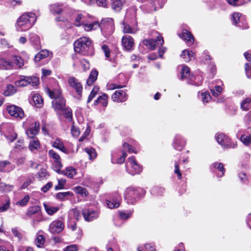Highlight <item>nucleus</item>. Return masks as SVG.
<instances>
[{"label": "nucleus", "mask_w": 251, "mask_h": 251, "mask_svg": "<svg viewBox=\"0 0 251 251\" xmlns=\"http://www.w3.org/2000/svg\"><path fill=\"white\" fill-rule=\"evenodd\" d=\"M68 82L70 87L75 90L77 94L81 96L82 86L78 80L73 76H70L68 78Z\"/></svg>", "instance_id": "nucleus-11"}, {"label": "nucleus", "mask_w": 251, "mask_h": 251, "mask_svg": "<svg viewBox=\"0 0 251 251\" xmlns=\"http://www.w3.org/2000/svg\"><path fill=\"white\" fill-rule=\"evenodd\" d=\"M40 126H31L26 130V134L29 138H32L39 131Z\"/></svg>", "instance_id": "nucleus-31"}, {"label": "nucleus", "mask_w": 251, "mask_h": 251, "mask_svg": "<svg viewBox=\"0 0 251 251\" xmlns=\"http://www.w3.org/2000/svg\"><path fill=\"white\" fill-rule=\"evenodd\" d=\"M58 173H61L69 178H73L76 174V170L72 167H68L64 171H60V172Z\"/></svg>", "instance_id": "nucleus-22"}, {"label": "nucleus", "mask_w": 251, "mask_h": 251, "mask_svg": "<svg viewBox=\"0 0 251 251\" xmlns=\"http://www.w3.org/2000/svg\"><path fill=\"white\" fill-rule=\"evenodd\" d=\"M39 82V78L36 76H21L20 79L15 81V85L18 87H25L28 84L32 86H37Z\"/></svg>", "instance_id": "nucleus-6"}, {"label": "nucleus", "mask_w": 251, "mask_h": 251, "mask_svg": "<svg viewBox=\"0 0 251 251\" xmlns=\"http://www.w3.org/2000/svg\"><path fill=\"white\" fill-rule=\"evenodd\" d=\"M122 44L126 50H130L134 45V40L129 35H126L123 37Z\"/></svg>", "instance_id": "nucleus-18"}, {"label": "nucleus", "mask_w": 251, "mask_h": 251, "mask_svg": "<svg viewBox=\"0 0 251 251\" xmlns=\"http://www.w3.org/2000/svg\"><path fill=\"white\" fill-rule=\"evenodd\" d=\"M164 42V39L161 36H157L155 39H145L143 41V44L151 50H154L156 47L162 46Z\"/></svg>", "instance_id": "nucleus-7"}, {"label": "nucleus", "mask_w": 251, "mask_h": 251, "mask_svg": "<svg viewBox=\"0 0 251 251\" xmlns=\"http://www.w3.org/2000/svg\"><path fill=\"white\" fill-rule=\"evenodd\" d=\"M32 100L36 107H40L42 106L43 100L39 94H34L32 95Z\"/></svg>", "instance_id": "nucleus-27"}, {"label": "nucleus", "mask_w": 251, "mask_h": 251, "mask_svg": "<svg viewBox=\"0 0 251 251\" xmlns=\"http://www.w3.org/2000/svg\"><path fill=\"white\" fill-rule=\"evenodd\" d=\"M30 197L29 195H25L21 200L16 202V205L20 206H24L27 204Z\"/></svg>", "instance_id": "nucleus-53"}, {"label": "nucleus", "mask_w": 251, "mask_h": 251, "mask_svg": "<svg viewBox=\"0 0 251 251\" xmlns=\"http://www.w3.org/2000/svg\"><path fill=\"white\" fill-rule=\"evenodd\" d=\"M180 74L181 78L182 79L188 78L191 80L192 79V77H193V76L190 74L189 68L185 65L182 66V69L181 70Z\"/></svg>", "instance_id": "nucleus-23"}, {"label": "nucleus", "mask_w": 251, "mask_h": 251, "mask_svg": "<svg viewBox=\"0 0 251 251\" xmlns=\"http://www.w3.org/2000/svg\"><path fill=\"white\" fill-rule=\"evenodd\" d=\"M12 232L15 237H17L19 240H20L22 237V234L16 228H13L12 229Z\"/></svg>", "instance_id": "nucleus-62"}, {"label": "nucleus", "mask_w": 251, "mask_h": 251, "mask_svg": "<svg viewBox=\"0 0 251 251\" xmlns=\"http://www.w3.org/2000/svg\"><path fill=\"white\" fill-rule=\"evenodd\" d=\"M12 65L10 63L8 60H5L1 58V70H11Z\"/></svg>", "instance_id": "nucleus-48"}, {"label": "nucleus", "mask_w": 251, "mask_h": 251, "mask_svg": "<svg viewBox=\"0 0 251 251\" xmlns=\"http://www.w3.org/2000/svg\"><path fill=\"white\" fill-rule=\"evenodd\" d=\"M201 99L203 103L208 102L211 99V96L208 92H204L201 94Z\"/></svg>", "instance_id": "nucleus-55"}, {"label": "nucleus", "mask_w": 251, "mask_h": 251, "mask_svg": "<svg viewBox=\"0 0 251 251\" xmlns=\"http://www.w3.org/2000/svg\"><path fill=\"white\" fill-rule=\"evenodd\" d=\"M45 242V237L39 234L38 233L37 234L36 238L35 240V244L38 248H42L44 245Z\"/></svg>", "instance_id": "nucleus-32"}, {"label": "nucleus", "mask_w": 251, "mask_h": 251, "mask_svg": "<svg viewBox=\"0 0 251 251\" xmlns=\"http://www.w3.org/2000/svg\"><path fill=\"white\" fill-rule=\"evenodd\" d=\"M222 90L223 89L221 86H216L214 88L211 89L210 91L213 96L218 97L221 94Z\"/></svg>", "instance_id": "nucleus-52"}, {"label": "nucleus", "mask_w": 251, "mask_h": 251, "mask_svg": "<svg viewBox=\"0 0 251 251\" xmlns=\"http://www.w3.org/2000/svg\"><path fill=\"white\" fill-rule=\"evenodd\" d=\"M132 213L133 211H130L127 213H126L124 211H121L119 212V214L122 219H127L132 214Z\"/></svg>", "instance_id": "nucleus-58"}, {"label": "nucleus", "mask_w": 251, "mask_h": 251, "mask_svg": "<svg viewBox=\"0 0 251 251\" xmlns=\"http://www.w3.org/2000/svg\"><path fill=\"white\" fill-rule=\"evenodd\" d=\"M101 49L103 52H104L105 57L106 58H109L110 57V51L108 46L104 45L102 46Z\"/></svg>", "instance_id": "nucleus-63"}, {"label": "nucleus", "mask_w": 251, "mask_h": 251, "mask_svg": "<svg viewBox=\"0 0 251 251\" xmlns=\"http://www.w3.org/2000/svg\"><path fill=\"white\" fill-rule=\"evenodd\" d=\"M52 106L57 113L62 114L69 121H72V110L66 106V101L63 98L53 100L52 101Z\"/></svg>", "instance_id": "nucleus-3"}, {"label": "nucleus", "mask_w": 251, "mask_h": 251, "mask_svg": "<svg viewBox=\"0 0 251 251\" xmlns=\"http://www.w3.org/2000/svg\"><path fill=\"white\" fill-rule=\"evenodd\" d=\"M9 62H10L12 66V69H20L24 65V61L21 57L18 55H14L12 56L9 59Z\"/></svg>", "instance_id": "nucleus-13"}, {"label": "nucleus", "mask_w": 251, "mask_h": 251, "mask_svg": "<svg viewBox=\"0 0 251 251\" xmlns=\"http://www.w3.org/2000/svg\"><path fill=\"white\" fill-rule=\"evenodd\" d=\"M40 148V143L36 138H33L29 143L28 148L31 151H34Z\"/></svg>", "instance_id": "nucleus-33"}, {"label": "nucleus", "mask_w": 251, "mask_h": 251, "mask_svg": "<svg viewBox=\"0 0 251 251\" xmlns=\"http://www.w3.org/2000/svg\"><path fill=\"white\" fill-rule=\"evenodd\" d=\"M16 92V89L15 88L14 86L9 84L7 85V89L4 91L3 94L5 96H10L15 94Z\"/></svg>", "instance_id": "nucleus-44"}, {"label": "nucleus", "mask_w": 251, "mask_h": 251, "mask_svg": "<svg viewBox=\"0 0 251 251\" xmlns=\"http://www.w3.org/2000/svg\"><path fill=\"white\" fill-rule=\"evenodd\" d=\"M106 21H103V23H101L100 25L97 22H95L91 24H87L85 23V17L82 14H78L75 19V25L77 26H79L81 25H84L85 30L86 31H90L92 29H96L99 27L101 28L106 26L107 24L104 22ZM106 22L108 23L107 26L112 29L114 26L113 21L112 19L109 18L106 19Z\"/></svg>", "instance_id": "nucleus-2"}, {"label": "nucleus", "mask_w": 251, "mask_h": 251, "mask_svg": "<svg viewBox=\"0 0 251 251\" xmlns=\"http://www.w3.org/2000/svg\"><path fill=\"white\" fill-rule=\"evenodd\" d=\"M126 170L129 174H138L142 171V167L137 163L134 156L129 157L126 163Z\"/></svg>", "instance_id": "nucleus-5"}, {"label": "nucleus", "mask_w": 251, "mask_h": 251, "mask_svg": "<svg viewBox=\"0 0 251 251\" xmlns=\"http://www.w3.org/2000/svg\"><path fill=\"white\" fill-rule=\"evenodd\" d=\"M98 75V71L96 69L91 71V73L87 80V84L88 86H91L97 80Z\"/></svg>", "instance_id": "nucleus-21"}, {"label": "nucleus", "mask_w": 251, "mask_h": 251, "mask_svg": "<svg viewBox=\"0 0 251 251\" xmlns=\"http://www.w3.org/2000/svg\"><path fill=\"white\" fill-rule=\"evenodd\" d=\"M47 93L50 97L53 100L62 97L61 91L58 89L50 90V89H48L47 90Z\"/></svg>", "instance_id": "nucleus-29"}, {"label": "nucleus", "mask_w": 251, "mask_h": 251, "mask_svg": "<svg viewBox=\"0 0 251 251\" xmlns=\"http://www.w3.org/2000/svg\"><path fill=\"white\" fill-rule=\"evenodd\" d=\"M138 196V193L133 188H128L125 191V198L128 203L133 204Z\"/></svg>", "instance_id": "nucleus-9"}, {"label": "nucleus", "mask_w": 251, "mask_h": 251, "mask_svg": "<svg viewBox=\"0 0 251 251\" xmlns=\"http://www.w3.org/2000/svg\"><path fill=\"white\" fill-rule=\"evenodd\" d=\"M181 56L184 59V61H190L194 57V53L187 50H184L181 54Z\"/></svg>", "instance_id": "nucleus-26"}, {"label": "nucleus", "mask_w": 251, "mask_h": 251, "mask_svg": "<svg viewBox=\"0 0 251 251\" xmlns=\"http://www.w3.org/2000/svg\"><path fill=\"white\" fill-rule=\"evenodd\" d=\"M78 249L77 245L73 244L66 247L64 251H76Z\"/></svg>", "instance_id": "nucleus-64"}, {"label": "nucleus", "mask_w": 251, "mask_h": 251, "mask_svg": "<svg viewBox=\"0 0 251 251\" xmlns=\"http://www.w3.org/2000/svg\"><path fill=\"white\" fill-rule=\"evenodd\" d=\"M174 172L175 174H177L178 178L180 179L182 178V175L179 170V163L178 162H176L175 164Z\"/></svg>", "instance_id": "nucleus-60"}, {"label": "nucleus", "mask_w": 251, "mask_h": 251, "mask_svg": "<svg viewBox=\"0 0 251 251\" xmlns=\"http://www.w3.org/2000/svg\"><path fill=\"white\" fill-rule=\"evenodd\" d=\"M64 228V225L60 221H54L49 226V230L52 233H58L61 231Z\"/></svg>", "instance_id": "nucleus-16"}, {"label": "nucleus", "mask_w": 251, "mask_h": 251, "mask_svg": "<svg viewBox=\"0 0 251 251\" xmlns=\"http://www.w3.org/2000/svg\"><path fill=\"white\" fill-rule=\"evenodd\" d=\"M14 168L13 165L9 161H0V171L4 172H9L13 170Z\"/></svg>", "instance_id": "nucleus-20"}, {"label": "nucleus", "mask_w": 251, "mask_h": 251, "mask_svg": "<svg viewBox=\"0 0 251 251\" xmlns=\"http://www.w3.org/2000/svg\"><path fill=\"white\" fill-rule=\"evenodd\" d=\"M213 168L216 169H217V170L221 172L220 176H224L225 172V169L224 167V165L222 163H214L211 166V169H212Z\"/></svg>", "instance_id": "nucleus-41"}, {"label": "nucleus", "mask_w": 251, "mask_h": 251, "mask_svg": "<svg viewBox=\"0 0 251 251\" xmlns=\"http://www.w3.org/2000/svg\"><path fill=\"white\" fill-rule=\"evenodd\" d=\"M37 17L32 12H26L19 17L16 22V27L18 31H25L31 28L35 23Z\"/></svg>", "instance_id": "nucleus-1"}, {"label": "nucleus", "mask_w": 251, "mask_h": 251, "mask_svg": "<svg viewBox=\"0 0 251 251\" xmlns=\"http://www.w3.org/2000/svg\"><path fill=\"white\" fill-rule=\"evenodd\" d=\"M49 55V51L46 50H42L37 53L34 57V60L36 62L40 61L42 59L46 58Z\"/></svg>", "instance_id": "nucleus-37"}, {"label": "nucleus", "mask_w": 251, "mask_h": 251, "mask_svg": "<svg viewBox=\"0 0 251 251\" xmlns=\"http://www.w3.org/2000/svg\"><path fill=\"white\" fill-rule=\"evenodd\" d=\"M85 151L89 155V158L90 160H93L96 158L97 153L96 150L93 148H86L84 149Z\"/></svg>", "instance_id": "nucleus-38"}, {"label": "nucleus", "mask_w": 251, "mask_h": 251, "mask_svg": "<svg viewBox=\"0 0 251 251\" xmlns=\"http://www.w3.org/2000/svg\"><path fill=\"white\" fill-rule=\"evenodd\" d=\"M218 143L224 148H229L231 146L230 139L224 133H218L215 137Z\"/></svg>", "instance_id": "nucleus-12"}, {"label": "nucleus", "mask_w": 251, "mask_h": 251, "mask_svg": "<svg viewBox=\"0 0 251 251\" xmlns=\"http://www.w3.org/2000/svg\"><path fill=\"white\" fill-rule=\"evenodd\" d=\"M99 90V88L97 86H95L93 88L92 90L89 97L88 98L87 102L89 103L96 96L98 91Z\"/></svg>", "instance_id": "nucleus-54"}, {"label": "nucleus", "mask_w": 251, "mask_h": 251, "mask_svg": "<svg viewBox=\"0 0 251 251\" xmlns=\"http://www.w3.org/2000/svg\"><path fill=\"white\" fill-rule=\"evenodd\" d=\"M186 144L185 141L180 135L175 137L174 142V148L178 151H181Z\"/></svg>", "instance_id": "nucleus-19"}, {"label": "nucleus", "mask_w": 251, "mask_h": 251, "mask_svg": "<svg viewBox=\"0 0 251 251\" xmlns=\"http://www.w3.org/2000/svg\"><path fill=\"white\" fill-rule=\"evenodd\" d=\"M53 147L56 148L63 152L67 153V150L64 146L63 142L59 139H57L53 143Z\"/></svg>", "instance_id": "nucleus-35"}, {"label": "nucleus", "mask_w": 251, "mask_h": 251, "mask_svg": "<svg viewBox=\"0 0 251 251\" xmlns=\"http://www.w3.org/2000/svg\"><path fill=\"white\" fill-rule=\"evenodd\" d=\"M10 207V200L6 198L2 201L0 203V213L7 211Z\"/></svg>", "instance_id": "nucleus-25"}, {"label": "nucleus", "mask_w": 251, "mask_h": 251, "mask_svg": "<svg viewBox=\"0 0 251 251\" xmlns=\"http://www.w3.org/2000/svg\"><path fill=\"white\" fill-rule=\"evenodd\" d=\"M124 86L120 85H117L115 83H108L106 86V88L108 90H114L116 88H121Z\"/></svg>", "instance_id": "nucleus-61"}, {"label": "nucleus", "mask_w": 251, "mask_h": 251, "mask_svg": "<svg viewBox=\"0 0 251 251\" xmlns=\"http://www.w3.org/2000/svg\"><path fill=\"white\" fill-rule=\"evenodd\" d=\"M84 219L87 221H92L99 217V213L97 211L85 209L82 212Z\"/></svg>", "instance_id": "nucleus-15"}, {"label": "nucleus", "mask_w": 251, "mask_h": 251, "mask_svg": "<svg viewBox=\"0 0 251 251\" xmlns=\"http://www.w3.org/2000/svg\"><path fill=\"white\" fill-rule=\"evenodd\" d=\"M123 32L126 33H135L138 30L137 28L131 27L128 24H123Z\"/></svg>", "instance_id": "nucleus-45"}, {"label": "nucleus", "mask_w": 251, "mask_h": 251, "mask_svg": "<svg viewBox=\"0 0 251 251\" xmlns=\"http://www.w3.org/2000/svg\"><path fill=\"white\" fill-rule=\"evenodd\" d=\"M107 98L108 95L106 94H103L102 95L99 96L95 100L94 104H97L99 103H100L104 107H106L108 103L107 100Z\"/></svg>", "instance_id": "nucleus-30"}, {"label": "nucleus", "mask_w": 251, "mask_h": 251, "mask_svg": "<svg viewBox=\"0 0 251 251\" xmlns=\"http://www.w3.org/2000/svg\"><path fill=\"white\" fill-rule=\"evenodd\" d=\"M50 9L54 13L60 14L63 11V5L59 3L52 4L50 6Z\"/></svg>", "instance_id": "nucleus-36"}, {"label": "nucleus", "mask_w": 251, "mask_h": 251, "mask_svg": "<svg viewBox=\"0 0 251 251\" xmlns=\"http://www.w3.org/2000/svg\"><path fill=\"white\" fill-rule=\"evenodd\" d=\"M123 148L125 151H128L129 152L132 153L134 152L135 153H137V151H134L132 147L129 145L128 144L126 143H124L123 144Z\"/></svg>", "instance_id": "nucleus-59"}, {"label": "nucleus", "mask_w": 251, "mask_h": 251, "mask_svg": "<svg viewBox=\"0 0 251 251\" xmlns=\"http://www.w3.org/2000/svg\"><path fill=\"white\" fill-rule=\"evenodd\" d=\"M164 3V0H154L151 2V5L153 7V9H150V11H155L157 10V9L158 8H161L163 6Z\"/></svg>", "instance_id": "nucleus-40"}, {"label": "nucleus", "mask_w": 251, "mask_h": 251, "mask_svg": "<svg viewBox=\"0 0 251 251\" xmlns=\"http://www.w3.org/2000/svg\"><path fill=\"white\" fill-rule=\"evenodd\" d=\"M66 180L65 179H58V185L55 186V189L57 190L63 189Z\"/></svg>", "instance_id": "nucleus-56"}, {"label": "nucleus", "mask_w": 251, "mask_h": 251, "mask_svg": "<svg viewBox=\"0 0 251 251\" xmlns=\"http://www.w3.org/2000/svg\"><path fill=\"white\" fill-rule=\"evenodd\" d=\"M112 8L115 11H119L123 5L121 0H111Z\"/></svg>", "instance_id": "nucleus-42"}, {"label": "nucleus", "mask_w": 251, "mask_h": 251, "mask_svg": "<svg viewBox=\"0 0 251 251\" xmlns=\"http://www.w3.org/2000/svg\"><path fill=\"white\" fill-rule=\"evenodd\" d=\"M8 113L15 118L21 119L24 116V112L23 109L15 105H10L7 107Z\"/></svg>", "instance_id": "nucleus-10"}, {"label": "nucleus", "mask_w": 251, "mask_h": 251, "mask_svg": "<svg viewBox=\"0 0 251 251\" xmlns=\"http://www.w3.org/2000/svg\"><path fill=\"white\" fill-rule=\"evenodd\" d=\"M241 141L245 146H249L251 143V135L244 134L240 137Z\"/></svg>", "instance_id": "nucleus-43"}, {"label": "nucleus", "mask_w": 251, "mask_h": 251, "mask_svg": "<svg viewBox=\"0 0 251 251\" xmlns=\"http://www.w3.org/2000/svg\"><path fill=\"white\" fill-rule=\"evenodd\" d=\"M41 211V208L39 206H32L29 207L26 212V215L31 217L33 215H36L39 213Z\"/></svg>", "instance_id": "nucleus-28"}, {"label": "nucleus", "mask_w": 251, "mask_h": 251, "mask_svg": "<svg viewBox=\"0 0 251 251\" xmlns=\"http://www.w3.org/2000/svg\"><path fill=\"white\" fill-rule=\"evenodd\" d=\"M241 107L245 110L249 109L251 107V99L247 98L244 100L241 103Z\"/></svg>", "instance_id": "nucleus-47"}, {"label": "nucleus", "mask_w": 251, "mask_h": 251, "mask_svg": "<svg viewBox=\"0 0 251 251\" xmlns=\"http://www.w3.org/2000/svg\"><path fill=\"white\" fill-rule=\"evenodd\" d=\"M73 194L71 192H59L55 195V197L57 199L63 200L66 197L68 196H73Z\"/></svg>", "instance_id": "nucleus-50"}, {"label": "nucleus", "mask_w": 251, "mask_h": 251, "mask_svg": "<svg viewBox=\"0 0 251 251\" xmlns=\"http://www.w3.org/2000/svg\"><path fill=\"white\" fill-rule=\"evenodd\" d=\"M49 156L52 159V168L56 172H60L62 167L61 162V158L58 153L52 150L49 151Z\"/></svg>", "instance_id": "nucleus-8"}, {"label": "nucleus", "mask_w": 251, "mask_h": 251, "mask_svg": "<svg viewBox=\"0 0 251 251\" xmlns=\"http://www.w3.org/2000/svg\"><path fill=\"white\" fill-rule=\"evenodd\" d=\"M44 219L41 212H39L35 215L34 218L32 219V222L34 225L39 223V222L44 221Z\"/></svg>", "instance_id": "nucleus-51"}, {"label": "nucleus", "mask_w": 251, "mask_h": 251, "mask_svg": "<svg viewBox=\"0 0 251 251\" xmlns=\"http://www.w3.org/2000/svg\"><path fill=\"white\" fill-rule=\"evenodd\" d=\"M74 45L75 52L84 55H87L89 54V50L91 45V41L89 38L82 37L75 41Z\"/></svg>", "instance_id": "nucleus-4"}, {"label": "nucleus", "mask_w": 251, "mask_h": 251, "mask_svg": "<svg viewBox=\"0 0 251 251\" xmlns=\"http://www.w3.org/2000/svg\"><path fill=\"white\" fill-rule=\"evenodd\" d=\"M112 99L115 102H122L127 100V95L124 91L119 90L112 95Z\"/></svg>", "instance_id": "nucleus-14"}, {"label": "nucleus", "mask_w": 251, "mask_h": 251, "mask_svg": "<svg viewBox=\"0 0 251 251\" xmlns=\"http://www.w3.org/2000/svg\"><path fill=\"white\" fill-rule=\"evenodd\" d=\"M106 204L107 205L108 207L110 209L118 208L120 205V202L118 200H107Z\"/></svg>", "instance_id": "nucleus-49"}, {"label": "nucleus", "mask_w": 251, "mask_h": 251, "mask_svg": "<svg viewBox=\"0 0 251 251\" xmlns=\"http://www.w3.org/2000/svg\"><path fill=\"white\" fill-rule=\"evenodd\" d=\"M43 206L46 212L50 216L53 215L59 210L58 206H51L46 203H43Z\"/></svg>", "instance_id": "nucleus-24"}, {"label": "nucleus", "mask_w": 251, "mask_h": 251, "mask_svg": "<svg viewBox=\"0 0 251 251\" xmlns=\"http://www.w3.org/2000/svg\"><path fill=\"white\" fill-rule=\"evenodd\" d=\"M5 137L9 140L10 142H12L17 139V134L13 131H8L5 134Z\"/></svg>", "instance_id": "nucleus-46"}, {"label": "nucleus", "mask_w": 251, "mask_h": 251, "mask_svg": "<svg viewBox=\"0 0 251 251\" xmlns=\"http://www.w3.org/2000/svg\"><path fill=\"white\" fill-rule=\"evenodd\" d=\"M38 177L41 179L46 178L49 176L48 172L45 169H41L37 174Z\"/></svg>", "instance_id": "nucleus-57"}, {"label": "nucleus", "mask_w": 251, "mask_h": 251, "mask_svg": "<svg viewBox=\"0 0 251 251\" xmlns=\"http://www.w3.org/2000/svg\"><path fill=\"white\" fill-rule=\"evenodd\" d=\"M73 190L78 194L80 195L82 197H86L88 195L87 190L81 186H76L73 188Z\"/></svg>", "instance_id": "nucleus-39"}, {"label": "nucleus", "mask_w": 251, "mask_h": 251, "mask_svg": "<svg viewBox=\"0 0 251 251\" xmlns=\"http://www.w3.org/2000/svg\"><path fill=\"white\" fill-rule=\"evenodd\" d=\"M29 41L37 48L40 45V40L39 37L35 33H30L29 34Z\"/></svg>", "instance_id": "nucleus-34"}, {"label": "nucleus", "mask_w": 251, "mask_h": 251, "mask_svg": "<svg viewBox=\"0 0 251 251\" xmlns=\"http://www.w3.org/2000/svg\"><path fill=\"white\" fill-rule=\"evenodd\" d=\"M179 37L186 42L188 46H191L194 41V38L192 34L187 30H183Z\"/></svg>", "instance_id": "nucleus-17"}]
</instances>
